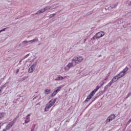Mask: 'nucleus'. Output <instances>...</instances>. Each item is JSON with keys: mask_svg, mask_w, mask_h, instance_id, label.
I'll return each instance as SVG.
<instances>
[{"mask_svg": "<svg viewBox=\"0 0 131 131\" xmlns=\"http://www.w3.org/2000/svg\"><path fill=\"white\" fill-rule=\"evenodd\" d=\"M56 101L57 99H54L50 100L46 105L45 111L47 112L49 111V109L52 107V106H54V104L56 103Z\"/></svg>", "mask_w": 131, "mask_h": 131, "instance_id": "1", "label": "nucleus"}, {"mask_svg": "<svg viewBox=\"0 0 131 131\" xmlns=\"http://www.w3.org/2000/svg\"><path fill=\"white\" fill-rule=\"evenodd\" d=\"M83 61V57L82 56H75L72 59V62L75 63V65L80 63Z\"/></svg>", "mask_w": 131, "mask_h": 131, "instance_id": "2", "label": "nucleus"}, {"mask_svg": "<svg viewBox=\"0 0 131 131\" xmlns=\"http://www.w3.org/2000/svg\"><path fill=\"white\" fill-rule=\"evenodd\" d=\"M127 71H128V68L126 67L117 75L119 78H121V77H123L126 74Z\"/></svg>", "mask_w": 131, "mask_h": 131, "instance_id": "3", "label": "nucleus"}, {"mask_svg": "<svg viewBox=\"0 0 131 131\" xmlns=\"http://www.w3.org/2000/svg\"><path fill=\"white\" fill-rule=\"evenodd\" d=\"M36 66H37V61L35 62L29 68L28 70V73H32L35 70Z\"/></svg>", "mask_w": 131, "mask_h": 131, "instance_id": "4", "label": "nucleus"}, {"mask_svg": "<svg viewBox=\"0 0 131 131\" xmlns=\"http://www.w3.org/2000/svg\"><path fill=\"white\" fill-rule=\"evenodd\" d=\"M17 119H18V116L16 117L13 121L10 122L6 126V129L7 130H9V129H10V128H11V127H12V126H13V125H14V124H15V122H16V121H17Z\"/></svg>", "mask_w": 131, "mask_h": 131, "instance_id": "5", "label": "nucleus"}, {"mask_svg": "<svg viewBox=\"0 0 131 131\" xmlns=\"http://www.w3.org/2000/svg\"><path fill=\"white\" fill-rule=\"evenodd\" d=\"M76 64L73 61L71 62H69L65 67H64V71L67 72L70 70V68H72V67H75Z\"/></svg>", "mask_w": 131, "mask_h": 131, "instance_id": "6", "label": "nucleus"}, {"mask_svg": "<svg viewBox=\"0 0 131 131\" xmlns=\"http://www.w3.org/2000/svg\"><path fill=\"white\" fill-rule=\"evenodd\" d=\"M51 6H46L43 9L39 10L38 11H37L36 13L37 15H39V14H41V13H43L46 12V11H50L51 10Z\"/></svg>", "mask_w": 131, "mask_h": 131, "instance_id": "7", "label": "nucleus"}, {"mask_svg": "<svg viewBox=\"0 0 131 131\" xmlns=\"http://www.w3.org/2000/svg\"><path fill=\"white\" fill-rule=\"evenodd\" d=\"M61 86L56 88L53 93L51 94V97H55V96H56V95H57V94H58V93L61 91Z\"/></svg>", "mask_w": 131, "mask_h": 131, "instance_id": "8", "label": "nucleus"}, {"mask_svg": "<svg viewBox=\"0 0 131 131\" xmlns=\"http://www.w3.org/2000/svg\"><path fill=\"white\" fill-rule=\"evenodd\" d=\"M28 45H30V40H25L21 42L19 45H18V48H20L21 46H28Z\"/></svg>", "mask_w": 131, "mask_h": 131, "instance_id": "9", "label": "nucleus"}, {"mask_svg": "<svg viewBox=\"0 0 131 131\" xmlns=\"http://www.w3.org/2000/svg\"><path fill=\"white\" fill-rule=\"evenodd\" d=\"M115 115L112 114L110 116H108L106 119V123H108V122H110V121H112L113 119H115Z\"/></svg>", "mask_w": 131, "mask_h": 131, "instance_id": "10", "label": "nucleus"}, {"mask_svg": "<svg viewBox=\"0 0 131 131\" xmlns=\"http://www.w3.org/2000/svg\"><path fill=\"white\" fill-rule=\"evenodd\" d=\"M94 95H95V93L92 92L85 99V103H86V102H89V101H90V100H91V99H92V98L94 97Z\"/></svg>", "mask_w": 131, "mask_h": 131, "instance_id": "11", "label": "nucleus"}, {"mask_svg": "<svg viewBox=\"0 0 131 131\" xmlns=\"http://www.w3.org/2000/svg\"><path fill=\"white\" fill-rule=\"evenodd\" d=\"M104 35H105V33H104V32H99L96 34V38H100L103 37Z\"/></svg>", "mask_w": 131, "mask_h": 131, "instance_id": "12", "label": "nucleus"}, {"mask_svg": "<svg viewBox=\"0 0 131 131\" xmlns=\"http://www.w3.org/2000/svg\"><path fill=\"white\" fill-rule=\"evenodd\" d=\"M63 79H64V77L59 75L57 76L56 78L55 79V80L60 81L63 80Z\"/></svg>", "mask_w": 131, "mask_h": 131, "instance_id": "13", "label": "nucleus"}, {"mask_svg": "<svg viewBox=\"0 0 131 131\" xmlns=\"http://www.w3.org/2000/svg\"><path fill=\"white\" fill-rule=\"evenodd\" d=\"M101 86L99 84L96 86V89L93 90L92 91V93L96 94V93H97V92L98 91V90H99V89H100V88H101Z\"/></svg>", "mask_w": 131, "mask_h": 131, "instance_id": "14", "label": "nucleus"}, {"mask_svg": "<svg viewBox=\"0 0 131 131\" xmlns=\"http://www.w3.org/2000/svg\"><path fill=\"white\" fill-rule=\"evenodd\" d=\"M38 41V38L35 37L32 40H30V43H33V42H37Z\"/></svg>", "mask_w": 131, "mask_h": 131, "instance_id": "15", "label": "nucleus"}, {"mask_svg": "<svg viewBox=\"0 0 131 131\" xmlns=\"http://www.w3.org/2000/svg\"><path fill=\"white\" fill-rule=\"evenodd\" d=\"M118 79H119V78H118V76H117V75L114 77L112 79V81H113V82H116V81H117V80H118Z\"/></svg>", "mask_w": 131, "mask_h": 131, "instance_id": "16", "label": "nucleus"}, {"mask_svg": "<svg viewBox=\"0 0 131 131\" xmlns=\"http://www.w3.org/2000/svg\"><path fill=\"white\" fill-rule=\"evenodd\" d=\"M30 119V114H28L26 118V120L25 121V123H28L29 121V119Z\"/></svg>", "mask_w": 131, "mask_h": 131, "instance_id": "17", "label": "nucleus"}, {"mask_svg": "<svg viewBox=\"0 0 131 131\" xmlns=\"http://www.w3.org/2000/svg\"><path fill=\"white\" fill-rule=\"evenodd\" d=\"M110 74H111V71H108L106 77L104 79V80H107L108 78H109V77L110 76Z\"/></svg>", "mask_w": 131, "mask_h": 131, "instance_id": "18", "label": "nucleus"}, {"mask_svg": "<svg viewBox=\"0 0 131 131\" xmlns=\"http://www.w3.org/2000/svg\"><path fill=\"white\" fill-rule=\"evenodd\" d=\"M51 89H46L45 91V93L44 94H45V95H49V94H51Z\"/></svg>", "mask_w": 131, "mask_h": 131, "instance_id": "19", "label": "nucleus"}, {"mask_svg": "<svg viewBox=\"0 0 131 131\" xmlns=\"http://www.w3.org/2000/svg\"><path fill=\"white\" fill-rule=\"evenodd\" d=\"M58 4H54L51 7V10H54V9H56V8H58Z\"/></svg>", "mask_w": 131, "mask_h": 131, "instance_id": "20", "label": "nucleus"}, {"mask_svg": "<svg viewBox=\"0 0 131 131\" xmlns=\"http://www.w3.org/2000/svg\"><path fill=\"white\" fill-rule=\"evenodd\" d=\"M5 116V113L2 112L0 113V119H2Z\"/></svg>", "mask_w": 131, "mask_h": 131, "instance_id": "21", "label": "nucleus"}, {"mask_svg": "<svg viewBox=\"0 0 131 131\" xmlns=\"http://www.w3.org/2000/svg\"><path fill=\"white\" fill-rule=\"evenodd\" d=\"M57 15V13H53L49 15V18H53V17H55Z\"/></svg>", "mask_w": 131, "mask_h": 131, "instance_id": "22", "label": "nucleus"}, {"mask_svg": "<svg viewBox=\"0 0 131 131\" xmlns=\"http://www.w3.org/2000/svg\"><path fill=\"white\" fill-rule=\"evenodd\" d=\"M7 86V84H4V85H2L0 89L3 91Z\"/></svg>", "mask_w": 131, "mask_h": 131, "instance_id": "23", "label": "nucleus"}, {"mask_svg": "<svg viewBox=\"0 0 131 131\" xmlns=\"http://www.w3.org/2000/svg\"><path fill=\"white\" fill-rule=\"evenodd\" d=\"M59 72L60 73H64V72H66V71H65V69H63V68H61L60 70H59Z\"/></svg>", "mask_w": 131, "mask_h": 131, "instance_id": "24", "label": "nucleus"}, {"mask_svg": "<svg viewBox=\"0 0 131 131\" xmlns=\"http://www.w3.org/2000/svg\"><path fill=\"white\" fill-rule=\"evenodd\" d=\"M30 55V54L29 53V54H27L26 56H25L23 57V59H26V58H28Z\"/></svg>", "mask_w": 131, "mask_h": 131, "instance_id": "25", "label": "nucleus"}, {"mask_svg": "<svg viewBox=\"0 0 131 131\" xmlns=\"http://www.w3.org/2000/svg\"><path fill=\"white\" fill-rule=\"evenodd\" d=\"M105 80L103 79V80H102V81L100 82V83L99 84V85H101V86H102V85H103V84H104L105 83Z\"/></svg>", "mask_w": 131, "mask_h": 131, "instance_id": "26", "label": "nucleus"}, {"mask_svg": "<svg viewBox=\"0 0 131 131\" xmlns=\"http://www.w3.org/2000/svg\"><path fill=\"white\" fill-rule=\"evenodd\" d=\"M113 81H112V80H111L108 84V86H111V85H112V83H113Z\"/></svg>", "mask_w": 131, "mask_h": 131, "instance_id": "27", "label": "nucleus"}, {"mask_svg": "<svg viewBox=\"0 0 131 131\" xmlns=\"http://www.w3.org/2000/svg\"><path fill=\"white\" fill-rule=\"evenodd\" d=\"M27 78H28L27 77H24L23 78H22L21 79V81H23L25 80V79H27Z\"/></svg>", "mask_w": 131, "mask_h": 131, "instance_id": "28", "label": "nucleus"}, {"mask_svg": "<svg viewBox=\"0 0 131 131\" xmlns=\"http://www.w3.org/2000/svg\"><path fill=\"white\" fill-rule=\"evenodd\" d=\"M117 5H118V4H114L113 5H112L111 7L112 8H115L116 7H117Z\"/></svg>", "mask_w": 131, "mask_h": 131, "instance_id": "29", "label": "nucleus"}, {"mask_svg": "<svg viewBox=\"0 0 131 131\" xmlns=\"http://www.w3.org/2000/svg\"><path fill=\"white\" fill-rule=\"evenodd\" d=\"M6 28H4L3 30H0V33L3 32V31H5L6 30Z\"/></svg>", "mask_w": 131, "mask_h": 131, "instance_id": "30", "label": "nucleus"}, {"mask_svg": "<svg viewBox=\"0 0 131 131\" xmlns=\"http://www.w3.org/2000/svg\"><path fill=\"white\" fill-rule=\"evenodd\" d=\"M93 13H94V11H90L88 13V14H89V15H91V14H93Z\"/></svg>", "mask_w": 131, "mask_h": 131, "instance_id": "31", "label": "nucleus"}, {"mask_svg": "<svg viewBox=\"0 0 131 131\" xmlns=\"http://www.w3.org/2000/svg\"><path fill=\"white\" fill-rule=\"evenodd\" d=\"M3 93V91L0 89V95Z\"/></svg>", "mask_w": 131, "mask_h": 131, "instance_id": "32", "label": "nucleus"}, {"mask_svg": "<svg viewBox=\"0 0 131 131\" xmlns=\"http://www.w3.org/2000/svg\"><path fill=\"white\" fill-rule=\"evenodd\" d=\"M7 90H9V88H7L6 89V91H7Z\"/></svg>", "mask_w": 131, "mask_h": 131, "instance_id": "33", "label": "nucleus"}, {"mask_svg": "<svg viewBox=\"0 0 131 131\" xmlns=\"http://www.w3.org/2000/svg\"><path fill=\"white\" fill-rule=\"evenodd\" d=\"M1 124H2V123L0 122V128H1Z\"/></svg>", "mask_w": 131, "mask_h": 131, "instance_id": "34", "label": "nucleus"}, {"mask_svg": "<svg viewBox=\"0 0 131 131\" xmlns=\"http://www.w3.org/2000/svg\"><path fill=\"white\" fill-rule=\"evenodd\" d=\"M31 131H34L33 129H31Z\"/></svg>", "mask_w": 131, "mask_h": 131, "instance_id": "35", "label": "nucleus"}, {"mask_svg": "<svg viewBox=\"0 0 131 131\" xmlns=\"http://www.w3.org/2000/svg\"><path fill=\"white\" fill-rule=\"evenodd\" d=\"M129 5H131V1L130 2Z\"/></svg>", "mask_w": 131, "mask_h": 131, "instance_id": "36", "label": "nucleus"}, {"mask_svg": "<svg viewBox=\"0 0 131 131\" xmlns=\"http://www.w3.org/2000/svg\"><path fill=\"white\" fill-rule=\"evenodd\" d=\"M16 72H19V70H17Z\"/></svg>", "mask_w": 131, "mask_h": 131, "instance_id": "37", "label": "nucleus"}, {"mask_svg": "<svg viewBox=\"0 0 131 131\" xmlns=\"http://www.w3.org/2000/svg\"><path fill=\"white\" fill-rule=\"evenodd\" d=\"M94 38H95V37H93V39H94Z\"/></svg>", "mask_w": 131, "mask_h": 131, "instance_id": "38", "label": "nucleus"}, {"mask_svg": "<svg viewBox=\"0 0 131 131\" xmlns=\"http://www.w3.org/2000/svg\"><path fill=\"white\" fill-rule=\"evenodd\" d=\"M36 98V97H35V98H33V99L34 100V99H35Z\"/></svg>", "mask_w": 131, "mask_h": 131, "instance_id": "39", "label": "nucleus"}]
</instances>
